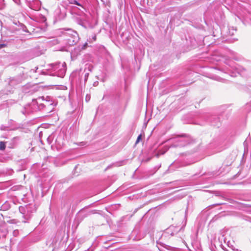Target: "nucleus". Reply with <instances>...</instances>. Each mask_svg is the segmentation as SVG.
Wrapping results in <instances>:
<instances>
[{"label":"nucleus","instance_id":"obj_12","mask_svg":"<svg viewBox=\"0 0 251 251\" xmlns=\"http://www.w3.org/2000/svg\"><path fill=\"white\" fill-rule=\"evenodd\" d=\"M6 47V44H0V49Z\"/></svg>","mask_w":251,"mask_h":251},{"label":"nucleus","instance_id":"obj_8","mask_svg":"<svg viewBox=\"0 0 251 251\" xmlns=\"http://www.w3.org/2000/svg\"><path fill=\"white\" fill-rule=\"evenodd\" d=\"M5 149V145L4 142H0V150L3 151Z\"/></svg>","mask_w":251,"mask_h":251},{"label":"nucleus","instance_id":"obj_14","mask_svg":"<svg viewBox=\"0 0 251 251\" xmlns=\"http://www.w3.org/2000/svg\"><path fill=\"white\" fill-rule=\"evenodd\" d=\"M175 140H176V141H178V140H177V139H175Z\"/></svg>","mask_w":251,"mask_h":251},{"label":"nucleus","instance_id":"obj_13","mask_svg":"<svg viewBox=\"0 0 251 251\" xmlns=\"http://www.w3.org/2000/svg\"><path fill=\"white\" fill-rule=\"evenodd\" d=\"M2 206H3V207H4V206H8V207H9L8 205L7 204H6V203L4 205H3Z\"/></svg>","mask_w":251,"mask_h":251},{"label":"nucleus","instance_id":"obj_7","mask_svg":"<svg viewBox=\"0 0 251 251\" xmlns=\"http://www.w3.org/2000/svg\"><path fill=\"white\" fill-rule=\"evenodd\" d=\"M35 2L36 3L37 6L36 7H33V6L32 5V4H30V6H31V8L35 10H38L39 9V7H40V1L39 0H35Z\"/></svg>","mask_w":251,"mask_h":251},{"label":"nucleus","instance_id":"obj_2","mask_svg":"<svg viewBox=\"0 0 251 251\" xmlns=\"http://www.w3.org/2000/svg\"><path fill=\"white\" fill-rule=\"evenodd\" d=\"M67 31L68 32H63V35L65 37V40L67 41V44L69 46H73L78 41V34L75 31L71 29H68Z\"/></svg>","mask_w":251,"mask_h":251},{"label":"nucleus","instance_id":"obj_10","mask_svg":"<svg viewBox=\"0 0 251 251\" xmlns=\"http://www.w3.org/2000/svg\"><path fill=\"white\" fill-rule=\"evenodd\" d=\"M91 97L90 95H87L85 97V100L86 101H89L90 100Z\"/></svg>","mask_w":251,"mask_h":251},{"label":"nucleus","instance_id":"obj_9","mask_svg":"<svg viewBox=\"0 0 251 251\" xmlns=\"http://www.w3.org/2000/svg\"><path fill=\"white\" fill-rule=\"evenodd\" d=\"M141 138H142V135H141V134H140V135L138 136V137H137V140H136V143H135V144H138V143L140 142V141L141 140Z\"/></svg>","mask_w":251,"mask_h":251},{"label":"nucleus","instance_id":"obj_1","mask_svg":"<svg viewBox=\"0 0 251 251\" xmlns=\"http://www.w3.org/2000/svg\"><path fill=\"white\" fill-rule=\"evenodd\" d=\"M70 4H75L80 7L78 8L79 11L77 14L75 19L76 22L80 25L83 26L85 22H87L88 17L87 15L85 13L86 11L83 4L76 0H69Z\"/></svg>","mask_w":251,"mask_h":251},{"label":"nucleus","instance_id":"obj_4","mask_svg":"<svg viewBox=\"0 0 251 251\" xmlns=\"http://www.w3.org/2000/svg\"><path fill=\"white\" fill-rule=\"evenodd\" d=\"M20 212L23 215L24 223H26L31 218L30 207L29 206H21L19 208Z\"/></svg>","mask_w":251,"mask_h":251},{"label":"nucleus","instance_id":"obj_3","mask_svg":"<svg viewBox=\"0 0 251 251\" xmlns=\"http://www.w3.org/2000/svg\"><path fill=\"white\" fill-rule=\"evenodd\" d=\"M52 67V69L54 71L53 75H56L58 77H63L65 75L66 72V64L65 62L56 63L50 65Z\"/></svg>","mask_w":251,"mask_h":251},{"label":"nucleus","instance_id":"obj_11","mask_svg":"<svg viewBox=\"0 0 251 251\" xmlns=\"http://www.w3.org/2000/svg\"><path fill=\"white\" fill-rule=\"evenodd\" d=\"M88 76H89V73H85V75H84V81L85 82H86L88 79Z\"/></svg>","mask_w":251,"mask_h":251},{"label":"nucleus","instance_id":"obj_6","mask_svg":"<svg viewBox=\"0 0 251 251\" xmlns=\"http://www.w3.org/2000/svg\"><path fill=\"white\" fill-rule=\"evenodd\" d=\"M54 16L56 19V20H60L62 19L64 15L63 13H62L60 8H57L55 9L54 12Z\"/></svg>","mask_w":251,"mask_h":251},{"label":"nucleus","instance_id":"obj_5","mask_svg":"<svg viewBox=\"0 0 251 251\" xmlns=\"http://www.w3.org/2000/svg\"><path fill=\"white\" fill-rule=\"evenodd\" d=\"M37 104L39 105L38 107L40 110L50 106L52 105L54 106L55 105H54L53 103L50 101V100H44L43 98H38Z\"/></svg>","mask_w":251,"mask_h":251}]
</instances>
